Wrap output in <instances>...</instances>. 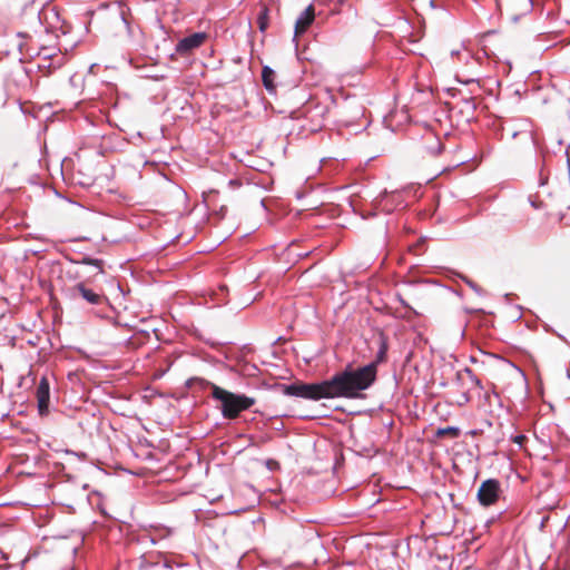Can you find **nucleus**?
<instances>
[{"label":"nucleus","instance_id":"nucleus-20","mask_svg":"<svg viewBox=\"0 0 570 570\" xmlns=\"http://www.w3.org/2000/svg\"><path fill=\"white\" fill-rule=\"evenodd\" d=\"M71 570H75V569H71Z\"/></svg>","mask_w":570,"mask_h":570},{"label":"nucleus","instance_id":"nucleus-4","mask_svg":"<svg viewBox=\"0 0 570 570\" xmlns=\"http://www.w3.org/2000/svg\"><path fill=\"white\" fill-rule=\"evenodd\" d=\"M207 35L205 32H195L180 39L176 45V53L180 56H187L195 49L199 48L206 40Z\"/></svg>","mask_w":570,"mask_h":570},{"label":"nucleus","instance_id":"nucleus-15","mask_svg":"<svg viewBox=\"0 0 570 570\" xmlns=\"http://www.w3.org/2000/svg\"><path fill=\"white\" fill-rule=\"evenodd\" d=\"M465 283L478 294H481V288L472 281L465 279Z\"/></svg>","mask_w":570,"mask_h":570},{"label":"nucleus","instance_id":"nucleus-7","mask_svg":"<svg viewBox=\"0 0 570 570\" xmlns=\"http://www.w3.org/2000/svg\"><path fill=\"white\" fill-rule=\"evenodd\" d=\"M314 20V8L308 6L304 11L301 12L299 17L295 22V36H298L311 26Z\"/></svg>","mask_w":570,"mask_h":570},{"label":"nucleus","instance_id":"nucleus-5","mask_svg":"<svg viewBox=\"0 0 570 570\" xmlns=\"http://www.w3.org/2000/svg\"><path fill=\"white\" fill-rule=\"evenodd\" d=\"M36 397L38 402V410L41 415L48 413L49 400H50V386L49 381L46 376H42L39 381L36 391Z\"/></svg>","mask_w":570,"mask_h":570},{"label":"nucleus","instance_id":"nucleus-18","mask_svg":"<svg viewBox=\"0 0 570 570\" xmlns=\"http://www.w3.org/2000/svg\"><path fill=\"white\" fill-rule=\"evenodd\" d=\"M451 55H452V56H454V55H460V51H459V50H453V51L451 52Z\"/></svg>","mask_w":570,"mask_h":570},{"label":"nucleus","instance_id":"nucleus-10","mask_svg":"<svg viewBox=\"0 0 570 570\" xmlns=\"http://www.w3.org/2000/svg\"><path fill=\"white\" fill-rule=\"evenodd\" d=\"M80 263L85 265H92L98 268L99 273H104L101 259L83 257Z\"/></svg>","mask_w":570,"mask_h":570},{"label":"nucleus","instance_id":"nucleus-14","mask_svg":"<svg viewBox=\"0 0 570 570\" xmlns=\"http://www.w3.org/2000/svg\"><path fill=\"white\" fill-rule=\"evenodd\" d=\"M458 432L459 430L456 428H445V429H440L439 430V434L442 435V434H446V433H451L453 435H458Z\"/></svg>","mask_w":570,"mask_h":570},{"label":"nucleus","instance_id":"nucleus-6","mask_svg":"<svg viewBox=\"0 0 570 570\" xmlns=\"http://www.w3.org/2000/svg\"><path fill=\"white\" fill-rule=\"evenodd\" d=\"M70 294L72 298L81 296L85 301L92 305H98L102 301V296L95 293L92 289L86 287L83 283H78L73 287L70 288Z\"/></svg>","mask_w":570,"mask_h":570},{"label":"nucleus","instance_id":"nucleus-19","mask_svg":"<svg viewBox=\"0 0 570 570\" xmlns=\"http://www.w3.org/2000/svg\"><path fill=\"white\" fill-rule=\"evenodd\" d=\"M567 375H568V377L570 379V372H569V371L567 372Z\"/></svg>","mask_w":570,"mask_h":570},{"label":"nucleus","instance_id":"nucleus-16","mask_svg":"<svg viewBox=\"0 0 570 570\" xmlns=\"http://www.w3.org/2000/svg\"><path fill=\"white\" fill-rule=\"evenodd\" d=\"M524 439V436L520 435V436H517L515 438V442L521 444L522 440Z\"/></svg>","mask_w":570,"mask_h":570},{"label":"nucleus","instance_id":"nucleus-11","mask_svg":"<svg viewBox=\"0 0 570 570\" xmlns=\"http://www.w3.org/2000/svg\"><path fill=\"white\" fill-rule=\"evenodd\" d=\"M257 21H258V28L261 31H265V29L267 28V21H268V17H267V9L264 8L259 14H258V18H257Z\"/></svg>","mask_w":570,"mask_h":570},{"label":"nucleus","instance_id":"nucleus-12","mask_svg":"<svg viewBox=\"0 0 570 570\" xmlns=\"http://www.w3.org/2000/svg\"><path fill=\"white\" fill-rule=\"evenodd\" d=\"M443 149L442 144L436 140L432 147L429 148V151L433 155H439Z\"/></svg>","mask_w":570,"mask_h":570},{"label":"nucleus","instance_id":"nucleus-3","mask_svg":"<svg viewBox=\"0 0 570 570\" xmlns=\"http://www.w3.org/2000/svg\"><path fill=\"white\" fill-rule=\"evenodd\" d=\"M499 492L500 482L495 479H488L479 488L478 500L482 505L489 507L498 500Z\"/></svg>","mask_w":570,"mask_h":570},{"label":"nucleus","instance_id":"nucleus-9","mask_svg":"<svg viewBox=\"0 0 570 570\" xmlns=\"http://www.w3.org/2000/svg\"><path fill=\"white\" fill-rule=\"evenodd\" d=\"M463 375H466L470 380V382L475 385L478 389L483 390V385L481 381L475 376V374L472 372L470 367H464L462 371H459L456 373L458 380H462Z\"/></svg>","mask_w":570,"mask_h":570},{"label":"nucleus","instance_id":"nucleus-2","mask_svg":"<svg viewBox=\"0 0 570 570\" xmlns=\"http://www.w3.org/2000/svg\"><path fill=\"white\" fill-rule=\"evenodd\" d=\"M210 387L213 399L220 402L222 415L225 419H236L240 412L249 409L256 402L254 397L229 392L215 384H210Z\"/></svg>","mask_w":570,"mask_h":570},{"label":"nucleus","instance_id":"nucleus-13","mask_svg":"<svg viewBox=\"0 0 570 570\" xmlns=\"http://www.w3.org/2000/svg\"><path fill=\"white\" fill-rule=\"evenodd\" d=\"M470 402V395L468 392H463L461 395H460V399L458 400V404L459 405H465Z\"/></svg>","mask_w":570,"mask_h":570},{"label":"nucleus","instance_id":"nucleus-1","mask_svg":"<svg viewBox=\"0 0 570 570\" xmlns=\"http://www.w3.org/2000/svg\"><path fill=\"white\" fill-rule=\"evenodd\" d=\"M376 379V364L370 363L365 366L336 373L330 380L313 384H288L283 385V393L313 401L321 399H355L360 393L367 390Z\"/></svg>","mask_w":570,"mask_h":570},{"label":"nucleus","instance_id":"nucleus-17","mask_svg":"<svg viewBox=\"0 0 570 570\" xmlns=\"http://www.w3.org/2000/svg\"><path fill=\"white\" fill-rule=\"evenodd\" d=\"M463 55H464L465 58H470L471 57L470 52L468 50H464Z\"/></svg>","mask_w":570,"mask_h":570},{"label":"nucleus","instance_id":"nucleus-8","mask_svg":"<svg viewBox=\"0 0 570 570\" xmlns=\"http://www.w3.org/2000/svg\"><path fill=\"white\" fill-rule=\"evenodd\" d=\"M275 78H276L275 71L271 67L264 66L263 70H262V80H263L264 87L271 94L274 92L276 89L275 83H274Z\"/></svg>","mask_w":570,"mask_h":570}]
</instances>
